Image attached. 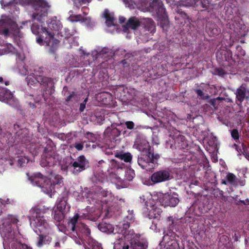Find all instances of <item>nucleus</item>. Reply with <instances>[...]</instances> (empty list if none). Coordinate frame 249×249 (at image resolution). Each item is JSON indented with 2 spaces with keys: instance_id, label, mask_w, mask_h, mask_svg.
Masks as SVG:
<instances>
[{
  "instance_id": "4",
  "label": "nucleus",
  "mask_w": 249,
  "mask_h": 249,
  "mask_svg": "<svg viewBox=\"0 0 249 249\" xmlns=\"http://www.w3.org/2000/svg\"><path fill=\"white\" fill-rule=\"evenodd\" d=\"M30 212L31 214L30 217L31 223L36 229V231L38 230L40 232H46L50 227L47 220L44 216V211L35 207L32 208Z\"/></svg>"
},
{
  "instance_id": "21",
  "label": "nucleus",
  "mask_w": 249,
  "mask_h": 249,
  "mask_svg": "<svg viewBox=\"0 0 249 249\" xmlns=\"http://www.w3.org/2000/svg\"><path fill=\"white\" fill-rule=\"evenodd\" d=\"M141 25V22L138 18L131 17L127 20L126 23L123 26V31L127 32L129 29L136 30Z\"/></svg>"
},
{
  "instance_id": "42",
  "label": "nucleus",
  "mask_w": 249,
  "mask_h": 249,
  "mask_svg": "<svg viewBox=\"0 0 249 249\" xmlns=\"http://www.w3.org/2000/svg\"><path fill=\"white\" fill-rule=\"evenodd\" d=\"M85 137L89 142L94 143L97 140V137L95 134L90 132H87L85 133Z\"/></svg>"
},
{
  "instance_id": "35",
  "label": "nucleus",
  "mask_w": 249,
  "mask_h": 249,
  "mask_svg": "<svg viewBox=\"0 0 249 249\" xmlns=\"http://www.w3.org/2000/svg\"><path fill=\"white\" fill-rule=\"evenodd\" d=\"M64 213L58 210H55L53 212V218L56 222H58V223H60V222L64 219Z\"/></svg>"
},
{
  "instance_id": "55",
  "label": "nucleus",
  "mask_w": 249,
  "mask_h": 249,
  "mask_svg": "<svg viewBox=\"0 0 249 249\" xmlns=\"http://www.w3.org/2000/svg\"><path fill=\"white\" fill-rule=\"evenodd\" d=\"M125 125L128 129H132L134 128L135 124L132 121H126L125 123Z\"/></svg>"
},
{
  "instance_id": "50",
  "label": "nucleus",
  "mask_w": 249,
  "mask_h": 249,
  "mask_svg": "<svg viewBox=\"0 0 249 249\" xmlns=\"http://www.w3.org/2000/svg\"><path fill=\"white\" fill-rule=\"evenodd\" d=\"M176 12L183 19H187L188 18L187 14L185 12L183 11L182 9L180 8H178L177 10H176Z\"/></svg>"
},
{
  "instance_id": "20",
  "label": "nucleus",
  "mask_w": 249,
  "mask_h": 249,
  "mask_svg": "<svg viewBox=\"0 0 249 249\" xmlns=\"http://www.w3.org/2000/svg\"><path fill=\"white\" fill-rule=\"evenodd\" d=\"M14 100V96L11 91L5 88L0 87V101L10 104Z\"/></svg>"
},
{
  "instance_id": "39",
  "label": "nucleus",
  "mask_w": 249,
  "mask_h": 249,
  "mask_svg": "<svg viewBox=\"0 0 249 249\" xmlns=\"http://www.w3.org/2000/svg\"><path fill=\"white\" fill-rule=\"evenodd\" d=\"M37 75L36 74L35 76L29 75L26 77V79L28 86H34L36 83H38L37 81Z\"/></svg>"
},
{
  "instance_id": "23",
  "label": "nucleus",
  "mask_w": 249,
  "mask_h": 249,
  "mask_svg": "<svg viewBox=\"0 0 249 249\" xmlns=\"http://www.w3.org/2000/svg\"><path fill=\"white\" fill-rule=\"evenodd\" d=\"M239 3V6L238 8V12L240 15H244L249 13V0H235Z\"/></svg>"
},
{
  "instance_id": "8",
  "label": "nucleus",
  "mask_w": 249,
  "mask_h": 249,
  "mask_svg": "<svg viewBox=\"0 0 249 249\" xmlns=\"http://www.w3.org/2000/svg\"><path fill=\"white\" fill-rule=\"evenodd\" d=\"M140 234L136 233L133 230H129V232L125 236L126 239L130 240V249H146L148 243L146 241L140 240Z\"/></svg>"
},
{
  "instance_id": "22",
  "label": "nucleus",
  "mask_w": 249,
  "mask_h": 249,
  "mask_svg": "<svg viewBox=\"0 0 249 249\" xmlns=\"http://www.w3.org/2000/svg\"><path fill=\"white\" fill-rule=\"evenodd\" d=\"M162 210L159 208L156 204L151 206V209L146 214V217L149 219L158 218L161 213Z\"/></svg>"
},
{
  "instance_id": "26",
  "label": "nucleus",
  "mask_w": 249,
  "mask_h": 249,
  "mask_svg": "<svg viewBox=\"0 0 249 249\" xmlns=\"http://www.w3.org/2000/svg\"><path fill=\"white\" fill-rule=\"evenodd\" d=\"M19 221L17 216L9 215L6 218L2 220V224L3 226H9L11 224H16Z\"/></svg>"
},
{
  "instance_id": "62",
  "label": "nucleus",
  "mask_w": 249,
  "mask_h": 249,
  "mask_svg": "<svg viewBox=\"0 0 249 249\" xmlns=\"http://www.w3.org/2000/svg\"><path fill=\"white\" fill-rule=\"evenodd\" d=\"M55 178L57 179V180L56 182V183L57 184H60V183H61L63 182L62 178H61V176L59 175L56 176Z\"/></svg>"
},
{
  "instance_id": "31",
  "label": "nucleus",
  "mask_w": 249,
  "mask_h": 249,
  "mask_svg": "<svg viewBox=\"0 0 249 249\" xmlns=\"http://www.w3.org/2000/svg\"><path fill=\"white\" fill-rule=\"evenodd\" d=\"M115 157L121 161L124 160L125 162H130L132 160V156L129 153L124 154L117 153L115 155Z\"/></svg>"
},
{
  "instance_id": "46",
  "label": "nucleus",
  "mask_w": 249,
  "mask_h": 249,
  "mask_svg": "<svg viewBox=\"0 0 249 249\" xmlns=\"http://www.w3.org/2000/svg\"><path fill=\"white\" fill-rule=\"evenodd\" d=\"M28 160L26 158L21 157L18 160V165L20 167L24 166L28 162Z\"/></svg>"
},
{
  "instance_id": "43",
  "label": "nucleus",
  "mask_w": 249,
  "mask_h": 249,
  "mask_svg": "<svg viewBox=\"0 0 249 249\" xmlns=\"http://www.w3.org/2000/svg\"><path fill=\"white\" fill-rule=\"evenodd\" d=\"M59 34H61V36L64 37L65 39L69 38L71 36L70 30L66 28L61 29Z\"/></svg>"
},
{
  "instance_id": "25",
  "label": "nucleus",
  "mask_w": 249,
  "mask_h": 249,
  "mask_svg": "<svg viewBox=\"0 0 249 249\" xmlns=\"http://www.w3.org/2000/svg\"><path fill=\"white\" fill-rule=\"evenodd\" d=\"M52 241V238L44 234H40L38 235V241L36 243V246L38 248L42 247L44 245H48Z\"/></svg>"
},
{
  "instance_id": "44",
  "label": "nucleus",
  "mask_w": 249,
  "mask_h": 249,
  "mask_svg": "<svg viewBox=\"0 0 249 249\" xmlns=\"http://www.w3.org/2000/svg\"><path fill=\"white\" fill-rule=\"evenodd\" d=\"M59 230L63 232H68L69 233H71V231L68 228V223H67V226L65 227L63 225L58 223L57 224Z\"/></svg>"
},
{
  "instance_id": "37",
  "label": "nucleus",
  "mask_w": 249,
  "mask_h": 249,
  "mask_svg": "<svg viewBox=\"0 0 249 249\" xmlns=\"http://www.w3.org/2000/svg\"><path fill=\"white\" fill-rule=\"evenodd\" d=\"M13 201L6 197L0 198V209H4L9 204H13Z\"/></svg>"
},
{
  "instance_id": "30",
  "label": "nucleus",
  "mask_w": 249,
  "mask_h": 249,
  "mask_svg": "<svg viewBox=\"0 0 249 249\" xmlns=\"http://www.w3.org/2000/svg\"><path fill=\"white\" fill-rule=\"evenodd\" d=\"M27 130L26 129H20L18 131H17L16 133V138L17 137V142L18 143L19 142H24V139L26 137V135L27 134Z\"/></svg>"
},
{
  "instance_id": "5",
  "label": "nucleus",
  "mask_w": 249,
  "mask_h": 249,
  "mask_svg": "<svg viewBox=\"0 0 249 249\" xmlns=\"http://www.w3.org/2000/svg\"><path fill=\"white\" fill-rule=\"evenodd\" d=\"M27 175L31 182L33 185L40 187L44 193L49 194L52 192V183L46 176L40 173H36L31 176L29 173H27Z\"/></svg>"
},
{
  "instance_id": "2",
  "label": "nucleus",
  "mask_w": 249,
  "mask_h": 249,
  "mask_svg": "<svg viewBox=\"0 0 249 249\" xmlns=\"http://www.w3.org/2000/svg\"><path fill=\"white\" fill-rule=\"evenodd\" d=\"M99 214H96L95 216L90 217L89 214L84 216L75 213L73 216L71 217L68 221V228L71 231V234L79 239L82 240L89 237L90 234V230L87 225L81 222L83 218L90 219L95 221L99 217Z\"/></svg>"
},
{
  "instance_id": "63",
  "label": "nucleus",
  "mask_w": 249,
  "mask_h": 249,
  "mask_svg": "<svg viewBox=\"0 0 249 249\" xmlns=\"http://www.w3.org/2000/svg\"><path fill=\"white\" fill-rule=\"evenodd\" d=\"M92 249H103L101 245L99 244H95L92 245Z\"/></svg>"
},
{
  "instance_id": "61",
  "label": "nucleus",
  "mask_w": 249,
  "mask_h": 249,
  "mask_svg": "<svg viewBox=\"0 0 249 249\" xmlns=\"http://www.w3.org/2000/svg\"><path fill=\"white\" fill-rule=\"evenodd\" d=\"M236 184H237V185H239L241 186H244L246 184V180L239 179L237 181H236Z\"/></svg>"
},
{
  "instance_id": "17",
  "label": "nucleus",
  "mask_w": 249,
  "mask_h": 249,
  "mask_svg": "<svg viewBox=\"0 0 249 249\" xmlns=\"http://www.w3.org/2000/svg\"><path fill=\"white\" fill-rule=\"evenodd\" d=\"M171 233V235L169 234L164 235L163 237L162 241L160 243V246L162 249H175L178 246L175 237Z\"/></svg>"
},
{
  "instance_id": "36",
  "label": "nucleus",
  "mask_w": 249,
  "mask_h": 249,
  "mask_svg": "<svg viewBox=\"0 0 249 249\" xmlns=\"http://www.w3.org/2000/svg\"><path fill=\"white\" fill-rule=\"evenodd\" d=\"M226 179L228 183L231 185L236 186V181L237 180L235 175L231 173H229L226 176Z\"/></svg>"
},
{
  "instance_id": "10",
  "label": "nucleus",
  "mask_w": 249,
  "mask_h": 249,
  "mask_svg": "<svg viewBox=\"0 0 249 249\" xmlns=\"http://www.w3.org/2000/svg\"><path fill=\"white\" fill-rule=\"evenodd\" d=\"M159 199L160 204L164 207L167 206L175 207L179 202L178 195L177 194H162Z\"/></svg>"
},
{
  "instance_id": "54",
  "label": "nucleus",
  "mask_w": 249,
  "mask_h": 249,
  "mask_svg": "<svg viewBox=\"0 0 249 249\" xmlns=\"http://www.w3.org/2000/svg\"><path fill=\"white\" fill-rule=\"evenodd\" d=\"M76 96V93L75 92H71L70 94L67 97L66 99V101L67 102H70L72 101V99L74 98Z\"/></svg>"
},
{
  "instance_id": "11",
  "label": "nucleus",
  "mask_w": 249,
  "mask_h": 249,
  "mask_svg": "<svg viewBox=\"0 0 249 249\" xmlns=\"http://www.w3.org/2000/svg\"><path fill=\"white\" fill-rule=\"evenodd\" d=\"M71 166L73 168V174L78 175L80 172L85 170L89 167V162L85 156L81 155L76 159L75 161L72 163Z\"/></svg>"
},
{
  "instance_id": "57",
  "label": "nucleus",
  "mask_w": 249,
  "mask_h": 249,
  "mask_svg": "<svg viewBox=\"0 0 249 249\" xmlns=\"http://www.w3.org/2000/svg\"><path fill=\"white\" fill-rule=\"evenodd\" d=\"M112 163L113 164H114V165L118 168H120L122 169L123 166H124V164L123 163H122L120 164L119 162L115 160H112Z\"/></svg>"
},
{
  "instance_id": "15",
  "label": "nucleus",
  "mask_w": 249,
  "mask_h": 249,
  "mask_svg": "<svg viewBox=\"0 0 249 249\" xmlns=\"http://www.w3.org/2000/svg\"><path fill=\"white\" fill-rule=\"evenodd\" d=\"M149 10L156 12L159 18L167 16L165 8L160 0H153L149 4Z\"/></svg>"
},
{
  "instance_id": "29",
  "label": "nucleus",
  "mask_w": 249,
  "mask_h": 249,
  "mask_svg": "<svg viewBox=\"0 0 249 249\" xmlns=\"http://www.w3.org/2000/svg\"><path fill=\"white\" fill-rule=\"evenodd\" d=\"M104 18L106 19V24L108 27H111L114 25V18L113 17L110 15L108 9H106L104 13Z\"/></svg>"
},
{
  "instance_id": "40",
  "label": "nucleus",
  "mask_w": 249,
  "mask_h": 249,
  "mask_svg": "<svg viewBox=\"0 0 249 249\" xmlns=\"http://www.w3.org/2000/svg\"><path fill=\"white\" fill-rule=\"evenodd\" d=\"M212 73L213 75L224 77L227 74V72L222 68H218L214 69Z\"/></svg>"
},
{
  "instance_id": "58",
  "label": "nucleus",
  "mask_w": 249,
  "mask_h": 249,
  "mask_svg": "<svg viewBox=\"0 0 249 249\" xmlns=\"http://www.w3.org/2000/svg\"><path fill=\"white\" fill-rule=\"evenodd\" d=\"M74 146L77 150L80 151L83 148V144L82 142H76Z\"/></svg>"
},
{
  "instance_id": "60",
  "label": "nucleus",
  "mask_w": 249,
  "mask_h": 249,
  "mask_svg": "<svg viewBox=\"0 0 249 249\" xmlns=\"http://www.w3.org/2000/svg\"><path fill=\"white\" fill-rule=\"evenodd\" d=\"M214 196H215L216 197L221 196H223V192L222 190H216L214 193Z\"/></svg>"
},
{
  "instance_id": "9",
  "label": "nucleus",
  "mask_w": 249,
  "mask_h": 249,
  "mask_svg": "<svg viewBox=\"0 0 249 249\" xmlns=\"http://www.w3.org/2000/svg\"><path fill=\"white\" fill-rule=\"evenodd\" d=\"M58 156L53 150H48L47 147H45L40 160L41 166L46 167L54 165L57 161Z\"/></svg>"
},
{
  "instance_id": "52",
  "label": "nucleus",
  "mask_w": 249,
  "mask_h": 249,
  "mask_svg": "<svg viewBox=\"0 0 249 249\" xmlns=\"http://www.w3.org/2000/svg\"><path fill=\"white\" fill-rule=\"evenodd\" d=\"M88 97H87L84 100V101L80 104V107H79V109L80 112H83L84 110V109H85L86 105L88 101Z\"/></svg>"
},
{
  "instance_id": "64",
  "label": "nucleus",
  "mask_w": 249,
  "mask_h": 249,
  "mask_svg": "<svg viewBox=\"0 0 249 249\" xmlns=\"http://www.w3.org/2000/svg\"><path fill=\"white\" fill-rule=\"evenodd\" d=\"M243 155L245 156L247 160L249 161V153L244 151Z\"/></svg>"
},
{
  "instance_id": "19",
  "label": "nucleus",
  "mask_w": 249,
  "mask_h": 249,
  "mask_svg": "<svg viewBox=\"0 0 249 249\" xmlns=\"http://www.w3.org/2000/svg\"><path fill=\"white\" fill-rule=\"evenodd\" d=\"M236 102L242 104L245 98L249 99V90H247V85L243 84L236 91Z\"/></svg>"
},
{
  "instance_id": "6",
  "label": "nucleus",
  "mask_w": 249,
  "mask_h": 249,
  "mask_svg": "<svg viewBox=\"0 0 249 249\" xmlns=\"http://www.w3.org/2000/svg\"><path fill=\"white\" fill-rule=\"evenodd\" d=\"M28 5L33 6L36 11L40 10V13H34L33 18L34 19L40 21L42 17L47 15L48 10L50 8L49 3L45 0H26Z\"/></svg>"
},
{
  "instance_id": "28",
  "label": "nucleus",
  "mask_w": 249,
  "mask_h": 249,
  "mask_svg": "<svg viewBox=\"0 0 249 249\" xmlns=\"http://www.w3.org/2000/svg\"><path fill=\"white\" fill-rule=\"evenodd\" d=\"M219 54L221 55V60L222 61L229 62L232 60L233 62H235V60L232 58V53L230 50L222 51Z\"/></svg>"
},
{
  "instance_id": "27",
  "label": "nucleus",
  "mask_w": 249,
  "mask_h": 249,
  "mask_svg": "<svg viewBox=\"0 0 249 249\" xmlns=\"http://www.w3.org/2000/svg\"><path fill=\"white\" fill-rule=\"evenodd\" d=\"M105 133L107 134L110 139H114L120 135L121 131L116 127L113 128L108 127L106 129Z\"/></svg>"
},
{
  "instance_id": "32",
  "label": "nucleus",
  "mask_w": 249,
  "mask_h": 249,
  "mask_svg": "<svg viewBox=\"0 0 249 249\" xmlns=\"http://www.w3.org/2000/svg\"><path fill=\"white\" fill-rule=\"evenodd\" d=\"M70 208L67 204V201L64 199H61L57 205V209L58 211L64 213L66 210H69Z\"/></svg>"
},
{
  "instance_id": "53",
  "label": "nucleus",
  "mask_w": 249,
  "mask_h": 249,
  "mask_svg": "<svg viewBox=\"0 0 249 249\" xmlns=\"http://www.w3.org/2000/svg\"><path fill=\"white\" fill-rule=\"evenodd\" d=\"M109 49L107 48H104L100 51L99 53V55L102 57H106L107 56V55H106V54L109 53Z\"/></svg>"
},
{
  "instance_id": "51",
  "label": "nucleus",
  "mask_w": 249,
  "mask_h": 249,
  "mask_svg": "<svg viewBox=\"0 0 249 249\" xmlns=\"http://www.w3.org/2000/svg\"><path fill=\"white\" fill-rule=\"evenodd\" d=\"M210 4V0H201V5L203 8L208 9Z\"/></svg>"
},
{
  "instance_id": "45",
  "label": "nucleus",
  "mask_w": 249,
  "mask_h": 249,
  "mask_svg": "<svg viewBox=\"0 0 249 249\" xmlns=\"http://www.w3.org/2000/svg\"><path fill=\"white\" fill-rule=\"evenodd\" d=\"M70 20L72 22H77L83 19V17L81 15H71L69 18Z\"/></svg>"
},
{
  "instance_id": "38",
  "label": "nucleus",
  "mask_w": 249,
  "mask_h": 249,
  "mask_svg": "<svg viewBox=\"0 0 249 249\" xmlns=\"http://www.w3.org/2000/svg\"><path fill=\"white\" fill-rule=\"evenodd\" d=\"M135 176L134 171L133 170L129 169H127L125 172L124 179L127 181H131Z\"/></svg>"
},
{
  "instance_id": "12",
  "label": "nucleus",
  "mask_w": 249,
  "mask_h": 249,
  "mask_svg": "<svg viewBox=\"0 0 249 249\" xmlns=\"http://www.w3.org/2000/svg\"><path fill=\"white\" fill-rule=\"evenodd\" d=\"M18 29V25L11 19L6 18L0 20V35L7 36L10 30L16 31Z\"/></svg>"
},
{
  "instance_id": "56",
  "label": "nucleus",
  "mask_w": 249,
  "mask_h": 249,
  "mask_svg": "<svg viewBox=\"0 0 249 249\" xmlns=\"http://www.w3.org/2000/svg\"><path fill=\"white\" fill-rule=\"evenodd\" d=\"M128 214L126 216V219L127 220L131 221L134 219V214H133V211L128 210Z\"/></svg>"
},
{
  "instance_id": "41",
  "label": "nucleus",
  "mask_w": 249,
  "mask_h": 249,
  "mask_svg": "<svg viewBox=\"0 0 249 249\" xmlns=\"http://www.w3.org/2000/svg\"><path fill=\"white\" fill-rule=\"evenodd\" d=\"M160 21V25L163 28H166L168 27L169 25V20L168 19V17H162L159 18Z\"/></svg>"
},
{
  "instance_id": "48",
  "label": "nucleus",
  "mask_w": 249,
  "mask_h": 249,
  "mask_svg": "<svg viewBox=\"0 0 249 249\" xmlns=\"http://www.w3.org/2000/svg\"><path fill=\"white\" fill-rule=\"evenodd\" d=\"M37 36H38L36 39L37 43L39 45H42L43 44V41H45V35L44 34H41Z\"/></svg>"
},
{
  "instance_id": "18",
  "label": "nucleus",
  "mask_w": 249,
  "mask_h": 249,
  "mask_svg": "<svg viewBox=\"0 0 249 249\" xmlns=\"http://www.w3.org/2000/svg\"><path fill=\"white\" fill-rule=\"evenodd\" d=\"M126 223L124 221L122 223H120L118 225H116L114 227L112 225L107 223H100L98 226L99 230L103 232L107 233H113V234L118 233V230L117 228L119 229L122 228L123 226Z\"/></svg>"
},
{
  "instance_id": "7",
  "label": "nucleus",
  "mask_w": 249,
  "mask_h": 249,
  "mask_svg": "<svg viewBox=\"0 0 249 249\" xmlns=\"http://www.w3.org/2000/svg\"><path fill=\"white\" fill-rule=\"evenodd\" d=\"M130 224V222L127 221L122 228H117L118 233L121 234V236L115 243L114 249H129L130 248V240L125 238V236L129 232Z\"/></svg>"
},
{
  "instance_id": "49",
  "label": "nucleus",
  "mask_w": 249,
  "mask_h": 249,
  "mask_svg": "<svg viewBox=\"0 0 249 249\" xmlns=\"http://www.w3.org/2000/svg\"><path fill=\"white\" fill-rule=\"evenodd\" d=\"M194 91L196 93L197 96L198 97H200V98L201 99H204L206 98L205 97L204 93L200 89H195Z\"/></svg>"
},
{
  "instance_id": "47",
  "label": "nucleus",
  "mask_w": 249,
  "mask_h": 249,
  "mask_svg": "<svg viewBox=\"0 0 249 249\" xmlns=\"http://www.w3.org/2000/svg\"><path fill=\"white\" fill-rule=\"evenodd\" d=\"M231 137L235 140H239V134L238 130L237 129H233L231 131Z\"/></svg>"
},
{
  "instance_id": "24",
  "label": "nucleus",
  "mask_w": 249,
  "mask_h": 249,
  "mask_svg": "<svg viewBox=\"0 0 249 249\" xmlns=\"http://www.w3.org/2000/svg\"><path fill=\"white\" fill-rule=\"evenodd\" d=\"M37 81L45 87H48L49 85L53 86L54 84L53 78L45 76L43 74H39L37 75Z\"/></svg>"
},
{
  "instance_id": "34",
  "label": "nucleus",
  "mask_w": 249,
  "mask_h": 249,
  "mask_svg": "<svg viewBox=\"0 0 249 249\" xmlns=\"http://www.w3.org/2000/svg\"><path fill=\"white\" fill-rule=\"evenodd\" d=\"M124 3L130 9H134L139 4L140 0H123Z\"/></svg>"
},
{
  "instance_id": "13",
  "label": "nucleus",
  "mask_w": 249,
  "mask_h": 249,
  "mask_svg": "<svg viewBox=\"0 0 249 249\" xmlns=\"http://www.w3.org/2000/svg\"><path fill=\"white\" fill-rule=\"evenodd\" d=\"M171 178L170 172L165 169L160 170L154 173L150 177V180L154 184L165 182Z\"/></svg>"
},
{
  "instance_id": "16",
  "label": "nucleus",
  "mask_w": 249,
  "mask_h": 249,
  "mask_svg": "<svg viewBox=\"0 0 249 249\" xmlns=\"http://www.w3.org/2000/svg\"><path fill=\"white\" fill-rule=\"evenodd\" d=\"M173 140H174V144L171 143V141L166 143L167 146H170V148L173 150L177 148L181 150L185 149L188 146V142L184 136L178 135Z\"/></svg>"
},
{
  "instance_id": "3",
  "label": "nucleus",
  "mask_w": 249,
  "mask_h": 249,
  "mask_svg": "<svg viewBox=\"0 0 249 249\" xmlns=\"http://www.w3.org/2000/svg\"><path fill=\"white\" fill-rule=\"evenodd\" d=\"M1 235L4 249H33L26 244L22 243L19 232L12 230L11 227L4 229Z\"/></svg>"
},
{
  "instance_id": "14",
  "label": "nucleus",
  "mask_w": 249,
  "mask_h": 249,
  "mask_svg": "<svg viewBox=\"0 0 249 249\" xmlns=\"http://www.w3.org/2000/svg\"><path fill=\"white\" fill-rule=\"evenodd\" d=\"M42 31L45 35V42L47 45H51L50 53H54L60 42L59 40L54 38V34L48 31L46 28L43 29Z\"/></svg>"
},
{
  "instance_id": "33",
  "label": "nucleus",
  "mask_w": 249,
  "mask_h": 249,
  "mask_svg": "<svg viewBox=\"0 0 249 249\" xmlns=\"http://www.w3.org/2000/svg\"><path fill=\"white\" fill-rule=\"evenodd\" d=\"M46 28L45 27L40 28V25L37 23H34L32 24L31 29L32 33L36 35H39V34H44L43 32L42 29Z\"/></svg>"
},
{
  "instance_id": "1",
  "label": "nucleus",
  "mask_w": 249,
  "mask_h": 249,
  "mask_svg": "<svg viewBox=\"0 0 249 249\" xmlns=\"http://www.w3.org/2000/svg\"><path fill=\"white\" fill-rule=\"evenodd\" d=\"M138 149L142 152L138 155L137 160L139 165L142 169L147 171H152L158 166L160 155L153 152L148 143L143 145L139 144Z\"/></svg>"
},
{
  "instance_id": "59",
  "label": "nucleus",
  "mask_w": 249,
  "mask_h": 249,
  "mask_svg": "<svg viewBox=\"0 0 249 249\" xmlns=\"http://www.w3.org/2000/svg\"><path fill=\"white\" fill-rule=\"evenodd\" d=\"M238 205H239L240 204H242L245 205H249V199L247 198L245 200H240L238 201L237 203Z\"/></svg>"
}]
</instances>
